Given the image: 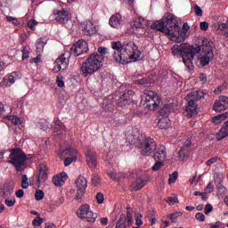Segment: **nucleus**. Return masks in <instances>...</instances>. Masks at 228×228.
<instances>
[{
  "mask_svg": "<svg viewBox=\"0 0 228 228\" xmlns=\"http://www.w3.org/2000/svg\"><path fill=\"white\" fill-rule=\"evenodd\" d=\"M111 47L114 51L113 60L118 63H129V60L137 61L140 60V50L134 43L122 45L120 41L112 42Z\"/></svg>",
  "mask_w": 228,
  "mask_h": 228,
  "instance_id": "1",
  "label": "nucleus"
},
{
  "mask_svg": "<svg viewBox=\"0 0 228 228\" xmlns=\"http://www.w3.org/2000/svg\"><path fill=\"white\" fill-rule=\"evenodd\" d=\"M98 53L90 54L86 61L82 63L80 70L85 77L92 76L95 72H99L100 69H102V61H104V56L108 54V48L99 47Z\"/></svg>",
  "mask_w": 228,
  "mask_h": 228,
  "instance_id": "2",
  "label": "nucleus"
},
{
  "mask_svg": "<svg viewBox=\"0 0 228 228\" xmlns=\"http://www.w3.org/2000/svg\"><path fill=\"white\" fill-rule=\"evenodd\" d=\"M202 49L200 46H192L186 43H182L180 45H174L171 47V54L175 58H182L185 67L190 69L193 63V60L196 54H199Z\"/></svg>",
  "mask_w": 228,
  "mask_h": 228,
  "instance_id": "3",
  "label": "nucleus"
},
{
  "mask_svg": "<svg viewBox=\"0 0 228 228\" xmlns=\"http://www.w3.org/2000/svg\"><path fill=\"white\" fill-rule=\"evenodd\" d=\"M181 24V20L175 17V15L172 13H166L162 20H159L153 23L152 28L154 29H157L158 31H160L161 33H164V35H167V37H170L172 35V26H175V28H179V25Z\"/></svg>",
  "mask_w": 228,
  "mask_h": 228,
  "instance_id": "4",
  "label": "nucleus"
},
{
  "mask_svg": "<svg viewBox=\"0 0 228 228\" xmlns=\"http://www.w3.org/2000/svg\"><path fill=\"white\" fill-rule=\"evenodd\" d=\"M141 104L147 110H159L161 97L154 91L145 90L141 96Z\"/></svg>",
  "mask_w": 228,
  "mask_h": 228,
  "instance_id": "5",
  "label": "nucleus"
},
{
  "mask_svg": "<svg viewBox=\"0 0 228 228\" xmlns=\"http://www.w3.org/2000/svg\"><path fill=\"white\" fill-rule=\"evenodd\" d=\"M10 159L8 163L13 165L17 172H23L26 169V161H28V156L21 149L11 150L9 156Z\"/></svg>",
  "mask_w": 228,
  "mask_h": 228,
  "instance_id": "6",
  "label": "nucleus"
},
{
  "mask_svg": "<svg viewBox=\"0 0 228 228\" xmlns=\"http://www.w3.org/2000/svg\"><path fill=\"white\" fill-rule=\"evenodd\" d=\"M137 147L142 156H151L152 154V149L156 147V142L151 137L142 134L139 138Z\"/></svg>",
  "mask_w": 228,
  "mask_h": 228,
  "instance_id": "7",
  "label": "nucleus"
},
{
  "mask_svg": "<svg viewBox=\"0 0 228 228\" xmlns=\"http://www.w3.org/2000/svg\"><path fill=\"white\" fill-rule=\"evenodd\" d=\"M77 215L78 218L87 220V222H90L91 224H94L98 216L97 213H94V211L90 209V205L88 204L79 207L77 210Z\"/></svg>",
  "mask_w": 228,
  "mask_h": 228,
  "instance_id": "8",
  "label": "nucleus"
},
{
  "mask_svg": "<svg viewBox=\"0 0 228 228\" xmlns=\"http://www.w3.org/2000/svg\"><path fill=\"white\" fill-rule=\"evenodd\" d=\"M77 194L75 196V200L77 202H83V198L85 197V193L86 191V188H88V181L85 176H78L75 181Z\"/></svg>",
  "mask_w": 228,
  "mask_h": 228,
  "instance_id": "9",
  "label": "nucleus"
},
{
  "mask_svg": "<svg viewBox=\"0 0 228 228\" xmlns=\"http://www.w3.org/2000/svg\"><path fill=\"white\" fill-rule=\"evenodd\" d=\"M203 55L200 59V63L201 67H206V65H209L211 60L215 58V53H213V47L208 41H203Z\"/></svg>",
  "mask_w": 228,
  "mask_h": 228,
  "instance_id": "10",
  "label": "nucleus"
},
{
  "mask_svg": "<svg viewBox=\"0 0 228 228\" xmlns=\"http://www.w3.org/2000/svg\"><path fill=\"white\" fill-rule=\"evenodd\" d=\"M168 113H170V104H166L164 107L159 110L160 116L159 119V127L160 129H168L170 127V118H168Z\"/></svg>",
  "mask_w": 228,
  "mask_h": 228,
  "instance_id": "11",
  "label": "nucleus"
},
{
  "mask_svg": "<svg viewBox=\"0 0 228 228\" xmlns=\"http://www.w3.org/2000/svg\"><path fill=\"white\" fill-rule=\"evenodd\" d=\"M88 51V43L80 39L71 46L70 54H73V56H81V54H86Z\"/></svg>",
  "mask_w": 228,
  "mask_h": 228,
  "instance_id": "12",
  "label": "nucleus"
},
{
  "mask_svg": "<svg viewBox=\"0 0 228 228\" xmlns=\"http://www.w3.org/2000/svg\"><path fill=\"white\" fill-rule=\"evenodd\" d=\"M69 58H70V53H65L56 59L53 70L54 72H60L61 70H67L69 67Z\"/></svg>",
  "mask_w": 228,
  "mask_h": 228,
  "instance_id": "13",
  "label": "nucleus"
},
{
  "mask_svg": "<svg viewBox=\"0 0 228 228\" xmlns=\"http://www.w3.org/2000/svg\"><path fill=\"white\" fill-rule=\"evenodd\" d=\"M149 22L147 21V20L143 19L142 17H138L131 22V28L126 30V33L134 35L137 29H143V28H145V26H147Z\"/></svg>",
  "mask_w": 228,
  "mask_h": 228,
  "instance_id": "14",
  "label": "nucleus"
},
{
  "mask_svg": "<svg viewBox=\"0 0 228 228\" xmlns=\"http://www.w3.org/2000/svg\"><path fill=\"white\" fill-rule=\"evenodd\" d=\"M174 28L177 30L178 34H175L174 29L171 30L169 38L172 42H175V44H181V42H184V40L188 38V32H185V30H179V27H174Z\"/></svg>",
  "mask_w": 228,
  "mask_h": 228,
  "instance_id": "15",
  "label": "nucleus"
},
{
  "mask_svg": "<svg viewBox=\"0 0 228 228\" xmlns=\"http://www.w3.org/2000/svg\"><path fill=\"white\" fill-rule=\"evenodd\" d=\"M86 162L90 168H96L97 167V152L94 149H88L86 151Z\"/></svg>",
  "mask_w": 228,
  "mask_h": 228,
  "instance_id": "16",
  "label": "nucleus"
},
{
  "mask_svg": "<svg viewBox=\"0 0 228 228\" xmlns=\"http://www.w3.org/2000/svg\"><path fill=\"white\" fill-rule=\"evenodd\" d=\"M155 161H165L167 159V148L163 145L157 146L153 151Z\"/></svg>",
  "mask_w": 228,
  "mask_h": 228,
  "instance_id": "17",
  "label": "nucleus"
},
{
  "mask_svg": "<svg viewBox=\"0 0 228 228\" xmlns=\"http://www.w3.org/2000/svg\"><path fill=\"white\" fill-rule=\"evenodd\" d=\"M132 96H133V91L131 90L125 91L121 94L119 99H118L117 101L118 106H119L120 108H126V106L129 105Z\"/></svg>",
  "mask_w": 228,
  "mask_h": 228,
  "instance_id": "18",
  "label": "nucleus"
},
{
  "mask_svg": "<svg viewBox=\"0 0 228 228\" xmlns=\"http://www.w3.org/2000/svg\"><path fill=\"white\" fill-rule=\"evenodd\" d=\"M228 108V98L226 96H220L218 100L214 103V110L217 113L220 111H225Z\"/></svg>",
  "mask_w": 228,
  "mask_h": 228,
  "instance_id": "19",
  "label": "nucleus"
},
{
  "mask_svg": "<svg viewBox=\"0 0 228 228\" xmlns=\"http://www.w3.org/2000/svg\"><path fill=\"white\" fill-rule=\"evenodd\" d=\"M47 177H49V167L45 164H41L39 166V175L37 176V184L40 186L42 183H45L47 181Z\"/></svg>",
  "mask_w": 228,
  "mask_h": 228,
  "instance_id": "20",
  "label": "nucleus"
},
{
  "mask_svg": "<svg viewBox=\"0 0 228 228\" xmlns=\"http://www.w3.org/2000/svg\"><path fill=\"white\" fill-rule=\"evenodd\" d=\"M20 73L14 71L8 75V77H4L2 81V86H8L13 85L17 79H20Z\"/></svg>",
  "mask_w": 228,
  "mask_h": 228,
  "instance_id": "21",
  "label": "nucleus"
},
{
  "mask_svg": "<svg viewBox=\"0 0 228 228\" xmlns=\"http://www.w3.org/2000/svg\"><path fill=\"white\" fill-rule=\"evenodd\" d=\"M197 102L193 100H188L187 105L185 107L186 117L191 118L194 115H197Z\"/></svg>",
  "mask_w": 228,
  "mask_h": 228,
  "instance_id": "22",
  "label": "nucleus"
},
{
  "mask_svg": "<svg viewBox=\"0 0 228 228\" xmlns=\"http://www.w3.org/2000/svg\"><path fill=\"white\" fill-rule=\"evenodd\" d=\"M69 19L70 16H69V12L65 10L57 11V12L55 13V20H57V22H60L61 24H67Z\"/></svg>",
  "mask_w": 228,
  "mask_h": 228,
  "instance_id": "23",
  "label": "nucleus"
},
{
  "mask_svg": "<svg viewBox=\"0 0 228 228\" xmlns=\"http://www.w3.org/2000/svg\"><path fill=\"white\" fill-rule=\"evenodd\" d=\"M214 177L216 182L219 180V183L216 185L218 194L225 195V193H227V189L222 184V183H224V176L220 173H216Z\"/></svg>",
  "mask_w": 228,
  "mask_h": 228,
  "instance_id": "24",
  "label": "nucleus"
},
{
  "mask_svg": "<svg viewBox=\"0 0 228 228\" xmlns=\"http://www.w3.org/2000/svg\"><path fill=\"white\" fill-rule=\"evenodd\" d=\"M82 31L84 35H86L87 37L90 35H94L96 31L95 25L93 24L92 21H86L82 23Z\"/></svg>",
  "mask_w": 228,
  "mask_h": 228,
  "instance_id": "25",
  "label": "nucleus"
},
{
  "mask_svg": "<svg viewBox=\"0 0 228 228\" xmlns=\"http://www.w3.org/2000/svg\"><path fill=\"white\" fill-rule=\"evenodd\" d=\"M13 195V187L5 186L0 190V202H4L7 199H10Z\"/></svg>",
  "mask_w": 228,
  "mask_h": 228,
  "instance_id": "26",
  "label": "nucleus"
},
{
  "mask_svg": "<svg viewBox=\"0 0 228 228\" xmlns=\"http://www.w3.org/2000/svg\"><path fill=\"white\" fill-rule=\"evenodd\" d=\"M205 97L206 93L203 91H192L186 96V99L187 101H193V102H197V101H200V99H204Z\"/></svg>",
  "mask_w": 228,
  "mask_h": 228,
  "instance_id": "27",
  "label": "nucleus"
},
{
  "mask_svg": "<svg viewBox=\"0 0 228 228\" xmlns=\"http://www.w3.org/2000/svg\"><path fill=\"white\" fill-rule=\"evenodd\" d=\"M65 181H67V173L65 172H62L60 175H55L53 178V183L54 186H57V188L63 186V184H65Z\"/></svg>",
  "mask_w": 228,
  "mask_h": 228,
  "instance_id": "28",
  "label": "nucleus"
},
{
  "mask_svg": "<svg viewBox=\"0 0 228 228\" xmlns=\"http://www.w3.org/2000/svg\"><path fill=\"white\" fill-rule=\"evenodd\" d=\"M109 23L111 28H120L122 25V15H120V13L112 15L109 20Z\"/></svg>",
  "mask_w": 228,
  "mask_h": 228,
  "instance_id": "29",
  "label": "nucleus"
},
{
  "mask_svg": "<svg viewBox=\"0 0 228 228\" xmlns=\"http://www.w3.org/2000/svg\"><path fill=\"white\" fill-rule=\"evenodd\" d=\"M190 147H191V140L187 139L183 143V147L178 152L179 158H186V156H188V151H190Z\"/></svg>",
  "mask_w": 228,
  "mask_h": 228,
  "instance_id": "30",
  "label": "nucleus"
},
{
  "mask_svg": "<svg viewBox=\"0 0 228 228\" xmlns=\"http://www.w3.org/2000/svg\"><path fill=\"white\" fill-rule=\"evenodd\" d=\"M111 107V98H104L102 102V108L103 110H105V111H108L104 114L106 117H113V111L110 110ZM106 113H108V115H106Z\"/></svg>",
  "mask_w": 228,
  "mask_h": 228,
  "instance_id": "31",
  "label": "nucleus"
},
{
  "mask_svg": "<svg viewBox=\"0 0 228 228\" xmlns=\"http://www.w3.org/2000/svg\"><path fill=\"white\" fill-rule=\"evenodd\" d=\"M53 133L55 136H60V134H63L65 133V126L61 121H56L53 126Z\"/></svg>",
  "mask_w": 228,
  "mask_h": 228,
  "instance_id": "32",
  "label": "nucleus"
},
{
  "mask_svg": "<svg viewBox=\"0 0 228 228\" xmlns=\"http://www.w3.org/2000/svg\"><path fill=\"white\" fill-rule=\"evenodd\" d=\"M146 184L147 180H145V178H137L135 183L133 184V190H134V191H138V190H142V188H143V186H145Z\"/></svg>",
  "mask_w": 228,
  "mask_h": 228,
  "instance_id": "33",
  "label": "nucleus"
},
{
  "mask_svg": "<svg viewBox=\"0 0 228 228\" xmlns=\"http://www.w3.org/2000/svg\"><path fill=\"white\" fill-rule=\"evenodd\" d=\"M228 118V112L215 116L212 118V122L216 125H220L222 122H225Z\"/></svg>",
  "mask_w": 228,
  "mask_h": 228,
  "instance_id": "34",
  "label": "nucleus"
},
{
  "mask_svg": "<svg viewBox=\"0 0 228 228\" xmlns=\"http://www.w3.org/2000/svg\"><path fill=\"white\" fill-rule=\"evenodd\" d=\"M212 28L213 29H215V31H218L219 33H222V31H224V29H227L228 25L227 23H222L220 21H216L213 23Z\"/></svg>",
  "mask_w": 228,
  "mask_h": 228,
  "instance_id": "35",
  "label": "nucleus"
},
{
  "mask_svg": "<svg viewBox=\"0 0 228 228\" xmlns=\"http://www.w3.org/2000/svg\"><path fill=\"white\" fill-rule=\"evenodd\" d=\"M65 156H77V150L75 148H66L62 151L61 158H65Z\"/></svg>",
  "mask_w": 228,
  "mask_h": 228,
  "instance_id": "36",
  "label": "nucleus"
},
{
  "mask_svg": "<svg viewBox=\"0 0 228 228\" xmlns=\"http://www.w3.org/2000/svg\"><path fill=\"white\" fill-rule=\"evenodd\" d=\"M45 44H47V40H45V37H41L37 41L36 49L37 53H42V51H44Z\"/></svg>",
  "mask_w": 228,
  "mask_h": 228,
  "instance_id": "37",
  "label": "nucleus"
},
{
  "mask_svg": "<svg viewBox=\"0 0 228 228\" xmlns=\"http://www.w3.org/2000/svg\"><path fill=\"white\" fill-rule=\"evenodd\" d=\"M4 118L12 122L13 126H20L22 124V118L17 116H7V117H4Z\"/></svg>",
  "mask_w": 228,
  "mask_h": 228,
  "instance_id": "38",
  "label": "nucleus"
},
{
  "mask_svg": "<svg viewBox=\"0 0 228 228\" xmlns=\"http://www.w3.org/2000/svg\"><path fill=\"white\" fill-rule=\"evenodd\" d=\"M126 215H121L116 224V228H126Z\"/></svg>",
  "mask_w": 228,
  "mask_h": 228,
  "instance_id": "39",
  "label": "nucleus"
},
{
  "mask_svg": "<svg viewBox=\"0 0 228 228\" xmlns=\"http://www.w3.org/2000/svg\"><path fill=\"white\" fill-rule=\"evenodd\" d=\"M37 127H39V129H42L43 131H47V129L49 128V125L47 121H45V119H41L37 123Z\"/></svg>",
  "mask_w": 228,
  "mask_h": 228,
  "instance_id": "40",
  "label": "nucleus"
},
{
  "mask_svg": "<svg viewBox=\"0 0 228 228\" xmlns=\"http://www.w3.org/2000/svg\"><path fill=\"white\" fill-rule=\"evenodd\" d=\"M164 165L165 163L163 162V160H156V163L151 167V170L153 172H158V170H159L161 167H164Z\"/></svg>",
  "mask_w": 228,
  "mask_h": 228,
  "instance_id": "41",
  "label": "nucleus"
},
{
  "mask_svg": "<svg viewBox=\"0 0 228 228\" xmlns=\"http://www.w3.org/2000/svg\"><path fill=\"white\" fill-rule=\"evenodd\" d=\"M180 216H183V213L181 212H175L169 215V218L173 224H175V222H177V218H180Z\"/></svg>",
  "mask_w": 228,
  "mask_h": 228,
  "instance_id": "42",
  "label": "nucleus"
},
{
  "mask_svg": "<svg viewBox=\"0 0 228 228\" xmlns=\"http://www.w3.org/2000/svg\"><path fill=\"white\" fill-rule=\"evenodd\" d=\"M28 187L29 183H28V175H23L21 176V188H23V190H28Z\"/></svg>",
  "mask_w": 228,
  "mask_h": 228,
  "instance_id": "43",
  "label": "nucleus"
},
{
  "mask_svg": "<svg viewBox=\"0 0 228 228\" xmlns=\"http://www.w3.org/2000/svg\"><path fill=\"white\" fill-rule=\"evenodd\" d=\"M77 159V155L68 157L64 159V166L69 167V165Z\"/></svg>",
  "mask_w": 228,
  "mask_h": 228,
  "instance_id": "44",
  "label": "nucleus"
},
{
  "mask_svg": "<svg viewBox=\"0 0 228 228\" xmlns=\"http://www.w3.org/2000/svg\"><path fill=\"white\" fill-rule=\"evenodd\" d=\"M92 184H94V186H99V184H101V177L98 175L92 176Z\"/></svg>",
  "mask_w": 228,
  "mask_h": 228,
  "instance_id": "45",
  "label": "nucleus"
},
{
  "mask_svg": "<svg viewBox=\"0 0 228 228\" xmlns=\"http://www.w3.org/2000/svg\"><path fill=\"white\" fill-rule=\"evenodd\" d=\"M151 83L147 78H142L135 81V85H141V86H149Z\"/></svg>",
  "mask_w": 228,
  "mask_h": 228,
  "instance_id": "46",
  "label": "nucleus"
},
{
  "mask_svg": "<svg viewBox=\"0 0 228 228\" xmlns=\"http://www.w3.org/2000/svg\"><path fill=\"white\" fill-rule=\"evenodd\" d=\"M142 218H143V216L140 213H137L135 215V225H143V221H142Z\"/></svg>",
  "mask_w": 228,
  "mask_h": 228,
  "instance_id": "47",
  "label": "nucleus"
},
{
  "mask_svg": "<svg viewBox=\"0 0 228 228\" xmlns=\"http://www.w3.org/2000/svg\"><path fill=\"white\" fill-rule=\"evenodd\" d=\"M45 193H44V191L37 190L35 194L36 200H42L45 197Z\"/></svg>",
  "mask_w": 228,
  "mask_h": 228,
  "instance_id": "48",
  "label": "nucleus"
},
{
  "mask_svg": "<svg viewBox=\"0 0 228 228\" xmlns=\"http://www.w3.org/2000/svg\"><path fill=\"white\" fill-rule=\"evenodd\" d=\"M177 177H179V173H177L176 171H175L172 175H170L169 176V180L168 183L169 184H172V183H175V181H177Z\"/></svg>",
  "mask_w": 228,
  "mask_h": 228,
  "instance_id": "49",
  "label": "nucleus"
},
{
  "mask_svg": "<svg viewBox=\"0 0 228 228\" xmlns=\"http://www.w3.org/2000/svg\"><path fill=\"white\" fill-rule=\"evenodd\" d=\"M56 83H57V86H59V88H63L65 86V82H63V76L58 75Z\"/></svg>",
  "mask_w": 228,
  "mask_h": 228,
  "instance_id": "50",
  "label": "nucleus"
},
{
  "mask_svg": "<svg viewBox=\"0 0 228 228\" xmlns=\"http://www.w3.org/2000/svg\"><path fill=\"white\" fill-rule=\"evenodd\" d=\"M6 20L7 22H12L14 26H19V24H20V22H19V20H17V18L15 17L7 16Z\"/></svg>",
  "mask_w": 228,
  "mask_h": 228,
  "instance_id": "51",
  "label": "nucleus"
},
{
  "mask_svg": "<svg viewBox=\"0 0 228 228\" xmlns=\"http://www.w3.org/2000/svg\"><path fill=\"white\" fill-rule=\"evenodd\" d=\"M194 12L198 17H202L203 15L202 8H200V6H199L198 4H194Z\"/></svg>",
  "mask_w": 228,
  "mask_h": 228,
  "instance_id": "52",
  "label": "nucleus"
},
{
  "mask_svg": "<svg viewBox=\"0 0 228 228\" xmlns=\"http://www.w3.org/2000/svg\"><path fill=\"white\" fill-rule=\"evenodd\" d=\"M218 163V157H213L206 162L207 167H211V165H215Z\"/></svg>",
  "mask_w": 228,
  "mask_h": 228,
  "instance_id": "53",
  "label": "nucleus"
},
{
  "mask_svg": "<svg viewBox=\"0 0 228 228\" xmlns=\"http://www.w3.org/2000/svg\"><path fill=\"white\" fill-rule=\"evenodd\" d=\"M167 204H170V206H174V204H177L179 202V200L176 197H169L167 200Z\"/></svg>",
  "mask_w": 228,
  "mask_h": 228,
  "instance_id": "54",
  "label": "nucleus"
},
{
  "mask_svg": "<svg viewBox=\"0 0 228 228\" xmlns=\"http://www.w3.org/2000/svg\"><path fill=\"white\" fill-rule=\"evenodd\" d=\"M214 191L215 185L213 184V183H209L205 189L206 193H213Z\"/></svg>",
  "mask_w": 228,
  "mask_h": 228,
  "instance_id": "55",
  "label": "nucleus"
},
{
  "mask_svg": "<svg viewBox=\"0 0 228 228\" xmlns=\"http://www.w3.org/2000/svg\"><path fill=\"white\" fill-rule=\"evenodd\" d=\"M200 28L202 31H208L209 29V23L208 21H202L200 23Z\"/></svg>",
  "mask_w": 228,
  "mask_h": 228,
  "instance_id": "56",
  "label": "nucleus"
},
{
  "mask_svg": "<svg viewBox=\"0 0 228 228\" xmlns=\"http://www.w3.org/2000/svg\"><path fill=\"white\" fill-rule=\"evenodd\" d=\"M96 200L99 204H103L104 203V194L102 192H98L96 194Z\"/></svg>",
  "mask_w": 228,
  "mask_h": 228,
  "instance_id": "57",
  "label": "nucleus"
},
{
  "mask_svg": "<svg viewBox=\"0 0 228 228\" xmlns=\"http://www.w3.org/2000/svg\"><path fill=\"white\" fill-rule=\"evenodd\" d=\"M195 218L198 220V222H204V220H206V216L199 212L195 215Z\"/></svg>",
  "mask_w": 228,
  "mask_h": 228,
  "instance_id": "58",
  "label": "nucleus"
},
{
  "mask_svg": "<svg viewBox=\"0 0 228 228\" xmlns=\"http://www.w3.org/2000/svg\"><path fill=\"white\" fill-rule=\"evenodd\" d=\"M30 63H35L36 65L42 63V55H37V57L31 59Z\"/></svg>",
  "mask_w": 228,
  "mask_h": 228,
  "instance_id": "59",
  "label": "nucleus"
},
{
  "mask_svg": "<svg viewBox=\"0 0 228 228\" xmlns=\"http://www.w3.org/2000/svg\"><path fill=\"white\" fill-rule=\"evenodd\" d=\"M32 224L39 227V225H42V224H44V219H42L41 217H37L32 221Z\"/></svg>",
  "mask_w": 228,
  "mask_h": 228,
  "instance_id": "60",
  "label": "nucleus"
},
{
  "mask_svg": "<svg viewBox=\"0 0 228 228\" xmlns=\"http://www.w3.org/2000/svg\"><path fill=\"white\" fill-rule=\"evenodd\" d=\"M22 53V60H28L29 58V51L27 47H24L21 51Z\"/></svg>",
  "mask_w": 228,
  "mask_h": 228,
  "instance_id": "61",
  "label": "nucleus"
},
{
  "mask_svg": "<svg viewBox=\"0 0 228 228\" xmlns=\"http://www.w3.org/2000/svg\"><path fill=\"white\" fill-rule=\"evenodd\" d=\"M37 24H38V23L37 22V20H30L28 22V27L29 28V29L35 30V26H37Z\"/></svg>",
  "mask_w": 228,
  "mask_h": 228,
  "instance_id": "62",
  "label": "nucleus"
},
{
  "mask_svg": "<svg viewBox=\"0 0 228 228\" xmlns=\"http://www.w3.org/2000/svg\"><path fill=\"white\" fill-rule=\"evenodd\" d=\"M5 200V205L7 208H13L15 206V200Z\"/></svg>",
  "mask_w": 228,
  "mask_h": 228,
  "instance_id": "63",
  "label": "nucleus"
},
{
  "mask_svg": "<svg viewBox=\"0 0 228 228\" xmlns=\"http://www.w3.org/2000/svg\"><path fill=\"white\" fill-rule=\"evenodd\" d=\"M211 211H213V205L207 204L205 206V215H209V213H211Z\"/></svg>",
  "mask_w": 228,
  "mask_h": 228,
  "instance_id": "64",
  "label": "nucleus"
}]
</instances>
